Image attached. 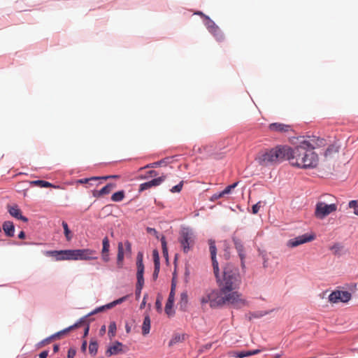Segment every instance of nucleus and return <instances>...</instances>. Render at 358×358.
Masks as SVG:
<instances>
[{
    "instance_id": "nucleus-1",
    "label": "nucleus",
    "mask_w": 358,
    "mask_h": 358,
    "mask_svg": "<svg viewBox=\"0 0 358 358\" xmlns=\"http://www.w3.org/2000/svg\"><path fill=\"white\" fill-rule=\"evenodd\" d=\"M208 243L213 271L219 286L222 288V293L236 289L241 283L238 268L231 264H227L223 268L222 274L220 275L218 262L216 260L217 249L215 241L210 240Z\"/></svg>"
},
{
    "instance_id": "nucleus-2",
    "label": "nucleus",
    "mask_w": 358,
    "mask_h": 358,
    "mask_svg": "<svg viewBox=\"0 0 358 358\" xmlns=\"http://www.w3.org/2000/svg\"><path fill=\"white\" fill-rule=\"evenodd\" d=\"M317 145L314 138L303 140L294 148L289 147L287 159L292 166L301 169L314 168L318 164V156L313 151Z\"/></svg>"
},
{
    "instance_id": "nucleus-3",
    "label": "nucleus",
    "mask_w": 358,
    "mask_h": 358,
    "mask_svg": "<svg viewBox=\"0 0 358 358\" xmlns=\"http://www.w3.org/2000/svg\"><path fill=\"white\" fill-rule=\"evenodd\" d=\"M288 153V146L278 145L271 149L262 150L257 155L255 160L260 166H272L287 159Z\"/></svg>"
},
{
    "instance_id": "nucleus-4",
    "label": "nucleus",
    "mask_w": 358,
    "mask_h": 358,
    "mask_svg": "<svg viewBox=\"0 0 358 358\" xmlns=\"http://www.w3.org/2000/svg\"><path fill=\"white\" fill-rule=\"evenodd\" d=\"M195 235L194 232L189 228H183L180 232L178 241L185 253L190 251L195 243Z\"/></svg>"
},
{
    "instance_id": "nucleus-5",
    "label": "nucleus",
    "mask_w": 358,
    "mask_h": 358,
    "mask_svg": "<svg viewBox=\"0 0 358 358\" xmlns=\"http://www.w3.org/2000/svg\"><path fill=\"white\" fill-rule=\"evenodd\" d=\"M222 294H225L224 304L230 305L235 308H241L246 306V301L238 292L227 291Z\"/></svg>"
},
{
    "instance_id": "nucleus-6",
    "label": "nucleus",
    "mask_w": 358,
    "mask_h": 358,
    "mask_svg": "<svg viewBox=\"0 0 358 358\" xmlns=\"http://www.w3.org/2000/svg\"><path fill=\"white\" fill-rule=\"evenodd\" d=\"M337 210V203L327 204L317 202L315 205V216L316 218L323 220L331 213Z\"/></svg>"
},
{
    "instance_id": "nucleus-7",
    "label": "nucleus",
    "mask_w": 358,
    "mask_h": 358,
    "mask_svg": "<svg viewBox=\"0 0 358 358\" xmlns=\"http://www.w3.org/2000/svg\"><path fill=\"white\" fill-rule=\"evenodd\" d=\"M71 256L72 260L97 259L96 250L89 248L71 250Z\"/></svg>"
},
{
    "instance_id": "nucleus-8",
    "label": "nucleus",
    "mask_w": 358,
    "mask_h": 358,
    "mask_svg": "<svg viewBox=\"0 0 358 358\" xmlns=\"http://www.w3.org/2000/svg\"><path fill=\"white\" fill-rule=\"evenodd\" d=\"M124 254L130 255L131 254V244L129 241H126L124 243H118L117 265L118 268H122Z\"/></svg>"
},
{
    "instance_id": "nucleus-9",
    "label": "nucleus",
    "mask_w": 358,
    "mask_h": 358,
    "mask_svg": "<svg viewBox=\"0 0 358 358\" xmlns=\"http://www.w3.org/2000/svg\"><path fill=\"white\" fill-rule=\"evenodd\" d=\"M352 295L348 291L336 290L331 292L329 296V301L331 303H336L338 302L346 303L351 299Z\"/></svg>"
},
{
    "instance_id": "nucleus-10",
    "label": "nucleus",
    "mask_w": 358,
    "mask_h": 358,
    "mask_svg": "<svg viewBox=\"0 0 358 358\" xmlns=\"http://www.w3.org/2000/svg\"><path fill=\"white\" fill-rule=\"evenodd\" d=\"M315 239L314 235L303 234L289 240L287 246L289 248H295L301 244L310 242Z\"/></svg>"
},
{
    "instance_id": "nucleus-11",
    "label": "nucleus",
    "mask_w": 358,
    "mask_h": 358,
    "mask_svg": "<svg viewBox=\"0 0 358 358\" xmlns=\"http://www.w3.org/2000/svg\"><path fill=\"white\" fill-rule=\"evenodd\" d=\"M136 266H137V282L136 287H143L144 285V278H143V273H144V265L143 263V256L141 254H138L137 256L136 260Z\"/></svg>"
},
{
    "instance_id": "nucleus-12",
    "label": "nucleus",
    "mask_w": 358,
    "mask_h": 358,
    "mask_svg": "<svg viewBox=\"0 0 358 358\" xmlns=\"http://www.w3.org/2000/svg\"><path fill=\"white\" fill-rule=\"evenodd\" d=\"M46 255L53 257L57 261L72 260L71 250L47 251Z\"/></svg>"
},
{
    "instance_id": "nucleus-13",
    "label": "nucleus",
    "mask_w": 358,
    "mask_h": 358,
    "mask_svg": "<svg viewBox=\"0 0 358 358\" xmlns=\"http://www.w3.org/2000/svg\"><path fill=\"white\" fill-rule=\"evenodd\" d=\"M220 290H211V308H216L224 305L225 294L222 293V288Z\"/></svg>"
},
{
    "instance_id": "nucleus-14",
    "label": "nucleus",
    "mask_w": 358,
    "mask_h": 358,
    "mask_svg": "<svg viewBox=\"0 0 358 358\" xmlns=\"http://www.w3.org/2000/svg\"><path fill=\"white\" fill-rule=\"evenodd\" d=\"M233 242L234 244V247L238 254V256L241 259V264L243 269L245 268V248L243 244V242L234 237L233 238Z\"/></svg>"
},
{
    "instance_id": "nucleus-15",
    "label": "nucleus",
    "mask_w": 358,
    "mask_h": 358,
    "mask_svg": "<svg viewBox=\"0 0 358 358\" xmlns=\"http://www.w3.org/2000/svg\"><path fill=\"white\" fill-rule=\"evenodd\" d=\"M84 322H85V318H82L80 322H78L74 324L73 325L70 326L69 327L66 328V329H63V330H62L60 331H58L57 333L52 335L50 338L45 339L44 341V342L49 343L50 341L52 340V339H55L56 338H59L60 336H64V334H66L68 332H69L71 330L80 327L81 323H83Z\"/></svg>"
},
{
    "instance_id": "nucleus-16",
    "label": "nucleus",
    "mask_w": 358,
    "mask_h": 358,
    "mask_svg": "<svg viewBox=\"0 0 358 358\" xmlns=\"http://www.w3.org/2000/svg\"><path fill=\"white\" fill-rule=\"evenodd\" d=\"M165 180V176L158 177L157 178L152 179L150 181L142 183L139 187V192H143L148 189H150L152 187H156L159 185L164 180Z\"/></svg>"
},
{
    "instance_id": "nucleus-17",
    "label": "nucleus",
    "mask_w": 358,
    "mask_h": 358,
    "mask_svg": "<svg viewBox=\"0 0 358 358\" xmlns=\"http://www.w3.org/2000/svg\"><path fill=\"white\" fill-rule=\"evenodd\" d=\"M268 129L271 131L273 132L286 133L291 131V126L283 123L275 122L270 124Z\"/></svg>"
},
{
    "instance_id": "nucleus-18",
    "label": "nucleus",
    "mask_w": 358,
    "mask_h": 358,
    "mask_svg": "<svg viewBox=\"0 0 358 358\" xmlns=\"http://www.w3.org/2000/svg\"><path fill=\"white\" fill-rule=\"evenodd\" d=\"M123 344L119 341H115L112 345H110L106 352V355L108 357L117 355L123 352Z\"/></svg>"
},
{
    "instance_id": "nucleus-19",
    "label": "nucleus",
    "mask_w": 358,
    "mask_h": 358,
    "mask_svg": "<svg viewBox=\"0 0 358 358\" xmlns=\"http://www.w3.org/2000/svg\"><path fill=\"white\" fill-rule=\"evenodd\" d=\"M8 211L12 217L17 220H20L25 222L28 221V219L22 215L21 210L16 205L8 206Z\"/></svg>"
},
{
    "instance_id": "nucleus-20",
    "label": "nucleus",
    "mask_w": 358,
    "mask_h": 358,
    "mask_svg": "<svg viewBox=\"0 0 358 358\" xmlns=\"http://www.w3.org/2000/svg\"><path fill=\"white\" fill-rule=\"evenodd\" d=\"M116 187L115 183H108L100 190H95L92 192V195L94 197L99 198L103 195L108 194L110 193L113 189Z\"/></svg>"
},
{
    "instance_id": "nucleus-21",
    "label": "nucleus",
    "mask_w": 358,
    "mask_h": 358,
    "mask_svg": "<svg viewBox=\"0 0 358 358\" xmlns=\"http://www.w3.org/2000/svg\"><path fill=\"white\" fill-rule=\"evenodd\" d=\"M187 335L185 334H175L173 335L169 343V346H173L178 343H181L186 340Z\"/></svg>"
},
{
    "instance_id": "nucleus-22",
    "label": "nucleus",
    "mask_w": 358,
    "mask_h": 358,
    "mask_svg": "<svg viewBox=\"0 0 358 358\" xmlns=\"http://www.w3.org/2000/svg\"><path fill=\"white\" fill-rule=\"evenodd\" d=\"M2 227L7 236L12 237L14 236L15 227L12 222H4Z\"/></svg>"
},
{
    "instance_id": "nucleus-23",
    "label": "nucleus",
    "mask_w": 358,
    "mask_h": 358,
    "mask_svg": "<svg viewBox=\"0 0 358 358\" xmlns=\"http://www.w3.org/2000/svg\"><path fill=\"white\" fill-rule=\"evenodd\" d=\"M210 32L214 36L217 41L221 42L224 41V35L218 26L214 27Z\"/></svg>"
},
{
    "instance_id": "nucleus-24",
    "label": "nucleus",
    "mask_w": 358,
    "mask_h": 358,
    "mask_svg": "<svg viewBox=\"0 0 358 358\" xmlns=\"http://www.w3.org/2000/svg\"><path fill=\"white\" fill-rule=\"evenodd\" d=\"M188 303V295L186 291L182 292L180 296L179 305L181 309L185 310Z\"/></svg>"
},
{
    "instance_id": "nucleus-25",
    "label": "nucleus",
    "mask_w": 358,
    "mask_h": 358,
    "mask_svg": "<svg viewBox=\"0 0 358 358\" xmlns=\"http://www.w3.org/2000/svg\"><path fill=\"white\" fill-rule=\"evenodd\" d=\"M150 329V318L149 315H146L144 318L142 325V333L143 335L149 334Z\"/></svg>"
},
{
    "instance_id": "nucleus-26",
    "label": "nucleus",
    "mask_w": 358,
    "mask_h": 358,
    "mask_svg": "<svg viewBox=\"0 0 358 358\" xmlns=\"http://www.w3.org/2000/svg\"><path fill=\"white\" fill-rule=\"evenodd\" d=\"M174 298H175V293L173 290H171L169 299L167 300V302L166 303L165 306V311L167 314H169V310L172 308L173 302H174Z\"/></svg>"
},
{
    "instance_id": "nucleus-27",
    "label": "nucleus",
    "mask_w": 358,
    "mask_h": 358,
    "mask_svg": "<svg viewBox=\"0 0 358 358\" xmlns=\"http://www.w3.org/2000/svg\"><path fill=\"white\" fill-rule=\"evenodd\" d=\"M238 182L233 183L232 185H230L227 186L223 191L220 192L218 194H215L214 196L215 199L220 198L225 194H229L231 191L234 189L238 185Z\"/></svg>"
},
{
    "instance_id": "nucleus-28",
    "label": "nucleus",
    "mask_w": 358,
    "mask_h": 358,
    "mask_svg": "<svg viewBox=\"0 0 358 358\" xmlns=\"http://www.w3.org/2000/svg\"><path fill=\"white\" fill-rule=\"evenodd\" d=\"M262 350H247V351H241L237 352V357L239 358H243L259 354Z\"/></svg>"
},
{
    "instance_id": "nucleus-29",
    "label": "nucleus",
    "mask_w": 358,
    "mask_h": 358,
    "mask_svg": "<svg viewBox=\"0 0 358 358\" xmlns=\"http://www.w3.org/2000/svg\"><path fill=\"white\" fill-rule=\"evenodd\" d=\"M336 200L335 197L331 194H324L322 195L317 202L319 203H324L327 204L329 203H336L334 201Z\"/></svg>"
},
{
    "instance_id": "nucleus-30",
    "label": "nucleus",
    "mask_w": 358,
    "mask_h": 358,
    "mask_svg": "<svg viewBox=\"0 0 358 358\" xmlns=\"http://www.w3.org/2000/svg\"><path fill=\"white\" fill-rule=\"evenodd\" d=\"M200 302L202 305L209 303L211 307V290H208L201 297Z\"/></svg>"
},
{
    "instance_id": "nucleus-31",
    "label": "nucleus",
    "mask_w": 358,
    "mask_h": 358,
    "mask_svg": "<svg viewBox=\"0 0 358 358\" xmlns=\"http://www.w3.org/2000/svg\"><path fill=\"white\" fill-rule=\"evenodd\" d=\"M125 196V193L124 190H120L117 192H115L111 196V200L114 202H120L122 201Z\"/></svg>"
},
{
    "instance_id": "nucleus-32",
    "label": "nucleus",
    "mask_w": 358,
    "mask_h": 358,
    "mask_svg": "<svg viewBox=\"0 0 358 358\" xmlns=\"http://www.w3.org/2000/svg\"><path fill=\"white\" fill-rule=\"evenodd\" d=\"M31 183L40 187H57L49 182L41 180L32 181Z\"/></svg>"
},
{
    "instance_id": "nucleus-33",
    "label": "nucleus",
    "mask_w": 358,
    "mask_h": 358,
    "mask_svg": "<svg viewBox=\"0 0 358 358\" xmlns=\"http://www.w3.org/2000/svg\"><path fill=\"white\" fill-rule=\"evenodd\" d=\"M98 351V343L96 341H91L89 345V352L92 356L96 355Z\"/></svg>"
},
{
    "instance_id": "nucleus-34",
    "label": "nucleus",
    "mask_w": 358,
    "mask_h": 358,
    "mask_svg": "<svg viewBox=\"0 0 358 358\" xmlns=\"http://www.w3.org/2000/svg\"><path fill=\"white\" fill-rule=\"evenodd\" d=\"M62 227L64 228V233L65 237L68 241H71L72 238V234L70 229H69V226L67 223L64 221L62 222Z\"/></svg>"
},
{
    "instance_id": "nucleus-35",
    "label": "nucleus",
    "mask_w": 358,
    "mask_h": 358,
    "mask_svg": "<svg viewBox=\"0 0 358 358\" xmlns=\"http://www.w3.org/2000/svg\"><path fill=\"white\" fill-rule=\"evenodd\" d=\"M116 329H117V327H116L115 322H111L109 324L108 332V335L110 339L113 338L115 336Z\"/></svg>"
},
{
    "instance_id": "nucleus-36",
    "label": "nucleus",
    "mask_w": 358,
    "mask_h": 358,
    "mask_svg": "<svg viewBox=\"0 0 358 358\" xmlns=\"http://www.w3.org/2000/svg\"><path fill=\"white\" fill-rule=\"evenodd\" d=\"M348 206L353 209L355 215L358 216V200H352L349 202Z\"/></svg>"
},
{
    "instance_id": "nucleus-37",
    "label": "nucleus",
    "mask_w": 358,
    "mask_h": 358,
    "mask_svg": "<svg viewBox=\"0 0 358 358\" xmlns=\"http://www.w3.org/2000/svg\"><path fill=\"white\" fill-rule=\"evenodd\" d=\"M102 245H103V248H102L101 252H109L110 243H109V239L107 236H106L103 239Z\"/></svg>"
},
{
    "instance_id": "nucleus-38",
    "label": "nucleus",
    "mask_w": 358,
    "mask_h": 358,
    "mask_svg": "<svg viewBox=\"0 0 358 358\" xmlns=\"http://www.w3.org/2000/svg\"><path fill=\"white\" fill-rule=\"evenodd\" d=\"M166 164V159H162V160H160L159 162H156L148 164L147 166L143 167V169H145V168H155L157 166L165 165ZM141 169H143V168H141Z\"/></svg>"
},
{
    "instance_id": "nucleus-39",
    "label": "nucleus",
    "mask_w": 358,
    "mask_h": 358,
    "mask_svg": "<svg viewBox=\"0 0 358 358\" xmlns=\"http://www.w3.org/2000/svg\"><path fill=\"white\" fill-rule=\"evenodd\" d=\"M126 299H127V296H123L122 298H120V299L107 304L106 305L107 308H111L114 307L115 306L122 303L123 301H124L126 300Z\"/></svg>"
},
{
    "instance_id": "nucleus-40",
    "label": "nucleus",
    "mask_w": 358,
    "mask_h": 358,
    "mask_svg": "<svg viewBox=\"0 0 358 358\" xmlns=\"http://www.w3.org/2000/svg\"><path fill=\"white\" fill-rule=\"evenodd\" d=\"M205 17L207 19V22L206 23V27L209 31H210L212 29H213L214 27H216L217 25L215 23L211 20L208 17L205 16Z\"/></svg>"
},
{
    "instance_id": "nucleus-41",
    "label": "nucleus",
    "mask_w": 358,
    "mask_h": 358,
    "mask_svg": "<svg viewBox=\"0 0 358 358\" xmlns=\"http://www.w3.org/2000/svg\"><path fill=\"white\" fill-rule=\"evenodd\" d=\"M98 180H99V177H92V178H90L80 179L78 181V182L81 183V184H84V183H89L90 182L98 181Z\"/></svg>"
},
{
    "instance_id": "nucleus-42",
    "label": "nucleus",
    "mask_w": 358,
    "mask_h": 358,
    "mask_svg": "<svg viewBox=\"0 0 358 358\" xmlns=\"http://www.w3.org/2000/svg\"><path fill=\"white\" fill-rule=\"evenodd\" d=\"M153 259L155 265H160L159 257L157 250L153 251Z\"/></svg>"
},
{
    "instance_id": "nucleus-43",
    "label": "nucleus",
    "mask_w": 358,
    "mask_h": 358,
    "mask_svg": "<svg viewBox=\"0 0 358 358\" xmlns=\"http://www.w3.org/2000/svg\"><path fill=\"white\" fill-rule=\"evenodd\" d=\"M182 182H181L180 183H179L177 185L173 186L171 189V192H173V193L180 192L181 191V189H182Z\"/></svg>"
},
{
    "instance_id": "nucleus-44",
    "label": "nucleus",
    "mask_w": 358,
    "mask_h": 358,
    "mask_svg": "<svg viewBox=\"0 0 358 358\" xmlns=\"http://www.w3.org/2000/svg\"><path fill=\"white\" fill-rule=\"evenodd\" d=\"M105 309H108L107 308V306L106 305V306H101V307H99L97 308H96L94 311H92L91 313H90L88 315H94L95 313H99V312H101L103 310H104Z\"/></svg>"
},
{
    "instance_id": "nucleus-45",
    "label": "nucleus",
    "mask_w": 358,
    "mask_h": 358,
    "mask_svg": "<svg viewBox=\"0 0 358 358\" xmlns=\"http://www.w3.org/2000/svg\"><path fill=\"white\" fill-rule=\"evenodd\" d=\"M260 207V202H258L257 203L253 205L252 207V213L257 214L259 212Z\"/></svg>"
},
{
    "instance_id": "nucleus-46",
    "label": "nucleus",
    "mask_w": 358,
    "mask_h": 358,
    "mask_svg": "<svg viewBox=\"0 0 358 358\" xmlns=\"http://www.w3.org/2000/svg\"><path fill=\"white\" fill-rule=\"evenodd\" d=\"M159 268H160V265H155V269H154V272L152 274V277L155 280L157 279L158 277V274L159 272Z\"/></svg>"
},
{
    "instance_id": "nucleus-47",
    "label": "nucleus",
    "mask_w": 358,
    "mask_h": 358,
    "mask_svg": "<svg viewBox=\"0 0 358 358\" xmlns=\"http://www.w3.org/2000/svg\"><path fill=\"white\" fill-rule=\"evenodd\" d=\"M147 231L152 235H154L157 238H159L158 232L154 228L148 227Z\"/></svg>"
},
{
    "instance_id": "nucleus-48",
    "label": "nucleus",
    "mask_w": 358,
    "mask_h": 358,
    "mask_svg": "<svg viewBox=\"0 0 358 358\" xmlns=\"http://www.w3.org/2000/svg\"><path fill=\"white\" fill-rule=\"evenodd\" d=\"M76 351L73 348H70L68 350L67 358H73L76 355Z\"/></svg>"
},
{
    "instance_id": "nucleus-49",
    "label": "nucleus",
    "mask_w": 358,
    "mask_h": 358,
    "mask_svg": "<svg viewBox=\"0 0 358 358\" xmlns=\"http://www.w3.org/2000/svg\"><path fill=\"white\" fill-rule=\"evenodd\" d=\"M120 178V176L118 175H110V176H101V177H99V180H108V179H110V178Z\"/></svg>"
},
{
    "instance_id": "nucleus-50",
    "label": "nucleus",
    "mask_w": 358,
    "mask_h": 358,
    "mask_svg": "<svg viewBox=\"0 0 358 358\" xmlns=\"http://www.w3.org/2000/svg\"><path fill=\"white\" fill-rule=\"evenodd\" d=\"M101 257L104 262H108L110 260L109 252H101Z\"/></svg>"
},
{
    "instance_id": "nucleus-51",
    "label": "nucleus",
    "mask_w": 358,
    "mask_h": 358,
    "mask_svg": "<svg viewBox=\"0 0 358 358\" xmlns=\"http://www.w3.org/2000/svg\"><path fill=\"white\" fill-rule=\"evenodd\" d=\"M160 241L162 243V250H165V249H167V245L165 237L162 236L160 238Z\"/></svg>"
},
{
    "instance_id": "nucleus-52",
    "label": "nucleus",
    "mask_w": 358,
    "mask_h": 358,
    "mask_svg": "<svg viewBox=\"0 0 358 358\" xmlns=\"http://www.w3.org/2000/svg\"><path fill=\"white\" fill-rule=\"evenodd\" d=\"M142 289L143 287L139 288V287H136V296L137 299H138L141 296Z\"/></svg>"
},
{
    "instance_id": "nucleus-53",
    "label": "nucleus",
    "mask_w": 358,
    "mask_h": 358,
    "mask_svg": "<svg viewBox=\"0 0 358 358\" xmlns=\"http://www.w3.org/2000/svg\"><path fill=\"white\" fill-rule=\"evenodd\" d=\"M48 356V351L44 350L39 354L38 358H47Z\"/></svg>"
},
{
    "instance_id": "nucleus-54",
    "label": "nucleus",
    "mask_w": 358,
    "mask_h": 358,
    "mask_svg": "<svg viewBox=\"0 0 358 358\" xmlns=\"http://www.w3.org/2000/svg\"><path fill=\"white\" fill-rule=\"evenodd\" d=\"M155 306H156V308L157 310H161L162 303H161L160 299L159 298H157V299L156 301Z\"/></svg>"
},
{
    "instance_id": "nucleus-55",
    "label": "nucleus",
    "mask_w": 358,
    "mask_h": 358,
    "mask_svg": "<svg viewBox=\"0 0 358 358\" xmlns=\"http://www.w3.org/2000/svg\"><path fill=\"white\" fill-rule=\"evenodd\" d=\"M331 250H335V252H335V253H336V252H338V250H340V247H339V245H334V246H332V247L331 248Z\"/></svg>"
},
{
    "instance_id": "nucleus-56",
    "label": "nucleus",
    "mask_w": 358,
    "mask_h": 358,
    "mask_svg": "<svg viewBox=\"0 0 358 358\" xmlns=\"http://www.w3.org/2000/svg\"><path fill=\"white\" fill-rule=\"evenodd\" d=\"M87 350V341H84L81 346V350L85 352Z\"/></svg>"
},
{
    "instance_id": "nucleus-57",
    "label": "nucleus",
    "mask_w": 358,
    "mask_h": 358,
    "mask_svg": "<svg viewBox=\"0 0 358 358\" xmlns=\"http://www.w3.org/2000/svg\"><path fill=\"white\" fill-rule=\"evenodd\" d=\"M148 174H149V176H151V177L157 176V172H156L155 171H153V170L150 171L148 172Z\"/></svg>"
},
{
    "instance_id": "nucleus-58",
    "label": "nucleus",
    "mask_w": 358,
    "mask_h": 358,
    "mask_svg": "<svg viewBox=\"0 0 358 358\" xmlns=\"http://www.w3.org/2000/svg\"><path fill=\"white\" fill-rule=\"evenodd\" d=\"M18 238L20 239H23L25 238V233L24 231H20L18 234Z\"/></svg>"
},
{
    "instance_id": "nucleus-59",
    "label": "nucleus",
    "mask_w": 358,
    "mask_h": 358,
    "mask_svg": "<svg viewBox=\"0 0 358 358\" xmlns=\"http://www.w3.org/2000/svg\"><path fill=\"white\" fill-rule=\"evenodd\" d=\"M106 332V326L105 325H103L101 327V329H100V334L101 335H103Z\"/></svg>"
},
{
    "instance_id": "nucleus-60",
    "label": "nucleus",
    "mask_w": 358,
    "mask_h": 358,
    "mask_svg": "<svg viewBox=\"0 0 358 358\" xmlns=\"http://www.w3.org/2000/svg\"><path fill=\"white\" fill-rule=\"evenodd\" d=\"M176 283L174 282V281L173 280L172 281V283H171V290H173V292L175 293L176 292Z\"/></svg>"
},
{
    "instance_id": "nucleus-61",
    "label": "nucleus",
    "mask_w": 358,
    "mask_h": 358,
    "mask_svg": "<svg viewBox=\"0 0 358 358\" xmlns=\"http://www.w3.org/2000/svg\"><path fill=\"white\" fill-rule=\"evenodd\" d=\"M126 331L127 333H129L131 331V327L129 326L127 324L125 326Z\"/></svg>"
},
{
    "instance_id": "nucleus-62",
    "label": "nucleus",
    "mask_w": 358,
    "mask_h": 358,
    "mask_svg": "<svg viewBox=\"0 0 358 358\" xmlns=\"http://www.w3.org/2000/svg\"><path fill=\"white\" fill-rule=\"evenodd\" d=\"M145 297H146V296H144L143 300V301H142V303L141 304V308H143L145 306Z\"/></svg>"
},
{
    "instance_id": "nucleus-63",
    "label": "nucleus",
    "mask_w": 358,
    "mask_h": 358,
    "mask_svg": "<svg viewBox=\"0 0 358 358\" xmlns=\"http://www.w3.org/2000/svg\"><path fill=\"white\" fill-rule=\"evenodd\" d=\"M58 350H59V345H55L54 347H53V351L55 352H58Z\"/></svg>"
},
{
    "instance_id": "nucleus-64",
    "label": "nucleus",
    "mask_w": 358,
    "mask_h": 358,
    "mask_svg": "<svg viewBox=\"0 0 358 358\" xmlns=\"http://www.w3.org/2000/svg\"><path fill=\"white\" fill-rule=\"evenodd\" d=\"M163 255L164 257H168V249H165V250H162Z\"/></svg>"
}]
</instances>
